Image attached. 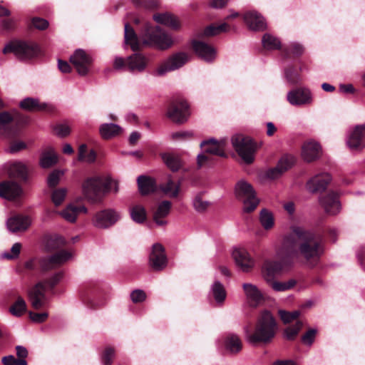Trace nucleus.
Instances as JSON below:
<instances>
[{
    "mask_svg": "<svg viewBox=\"0 0 365 365\" xmlns=\"http://www.w3.org/2000/svg\"><path fill=\"white\" fill-rule=\"evenodd\" d=\"M283 251L292 259L299 255L310 266H315L323 254V238L313 232L293 226L283 240Z\"/></svg>",
    "mask_w": 365,
    "mask_h": 365,
    "instance_id": "nucleus-1",
    "label": "nucleus"
},
{
    "mask_svg": "<svg viewBox=\"0 0 365 365\" xmlns=\"http://www.w3.org/2000/svg\"><path fill=\"white\" fill-rule=\"evenodd\" d=\"M66 244L65 239L61 236H48L46 240L45 247L48 252L54 254L49 257L31 259L25 262L24 268L30 272L36 271L45 274L59 267L71 257V252L64 249Z\"/></svg>",
    "mask_w": 365,
    "mask_h": 365,
    "instance_id": "nucleus-2",
    "label": "nucleus"
},
{
    "mask_svg": "<svg viewBox=\"0 0 365 365\" xmlns=\"http://www.w3.org/2000/svg\"><path fill=\"white\" fill-rule=\"evenodd\" d=\"M125 43L129 45L134 52L141 49L142 46H155L161 49H166L171 46V38L159 26H152L145 23L143 29L138 36L133 28L129 23L125 24Z\"/></svg>",
    "mask_w": 365,
    "mask_h": 365,
    "instance_id": "nucleus-3",
    "label": "nucleus"
},
{
    "mask_svg": "<svg viewBox=\"0 0 365 365\" xmlns=\"http://www.w3.org/2000/svg\"><path fill=\"white\" fill-rule=\"evenodd\" d=\"M85 197L91 202H100L103 195L112 189L115 192L118 191V185L110 178L103 179L100 176L88 178L82 185Z\"/></svg>",
    "mask_w": 365,
    "mask_h": 365,
    "instance_id": "nucleus-4",
    "label": "nucleus"
},
{
    "mask_svg": "<svg viewBox=\"0 0 365 365\" xmlns=\"http://www.w3.org/2000/svg\"><path fill=\"white\" fill-rule=\"evenodd\" d=\"M276 326L275 319L271 313L264 311L257 321L254 333H250L248 327H245V330L250 342L254 344L267 343L274 338Z\"/></svg>",
    "mask_w": 365,
    "mask_h": 365,
    "instance_id": "nucleus-5",
    "label": "nucleus"
},
{
    "mask_svg": "<svg viewBox=\"0 0 365 365\" xmlns=\"http://www.w3.org/2000/svg\"><path fill=\"white\" fill-rule=\"evenodd\" d=\"M63 272H57L51 277L38 282L29 291V297L34 309H40L45 304V292L46 288L53 289L63 278Z\"/></svg>",
    "mask_w": 365,
    "mask_h": 365,
    "instance_id": "nucleus-6",
    "label": "nucleus"
},
{
    "mask_svg": "<svg viewBox=\"0 0 365 365\" xmlns=\"http://www.w3.org/2000/svg\"><path fill=\"white\" fill-rule=\"evenodd\" d=\"M235 195L237 200L242 202L243 210L250 213L253 212L259 205V200L256 196L252 186L245 180L237 182L235 188Z\"/></svg>",
    "mask_w": 365,
    "mask_h": 365,
    "instance_id": "nucleus-7",
    "label": "nucleus"
},
{
    "mask_svg": "<svg viewBox=\"0 0 365 365\" xmlns=\"http://www.w3.org/2000/svg\"><path fill=\"white\" fill-rule=\"evenodd\" d=\"M40 52L37 43L23 41H11L3 49L4 54L14 53L20 59H30L37 57Z\"/></svg>",
    "mask_w": 365,
    "mask_h": 365,
    "instance_id": "nucleus-8",
    "label": "nucleus"
},
{
    "mask_svg": "<svg viewBox=\"0 0 365 365\" xmlns=\"http://www.w3.org/2000/svg\"><path fill=\"white\" fill-rule=\"evenodd\" d=\"M147 65L146 57L138 51L129 56L126 59L122 57H115L113 61L115 70L126 69L131 73L142 72L145 69Z\"/></svg>",
    "mask_w": 365,
    "mask_h": 365,
    "instance_id": "nucleus-9",
    "label": "nucleus"
},
{
    "mask_svg": "<svg viewBox=\"0 0 365 365\" xmlns=\"http://www.w3.org/2000/svg\"><path fill=\"white\" fill-rule=\"evenodd\" d=\"M232 144L237 154L246 163H253L257 147L252 138L238 134L232 137Z\"/></svg>",
    "mask_w": 365,
    "mask_h": 365,
    "instance_id": "nucleus-10",
    "label": "nucleus"
},
{
    "mask_svg": "<svg viewBox=\"0 0 365 365\" xmlns=\"http://www.w3.org/2000/svg\"><path fill=\"white\" fill-rule=\"evenodd\" d=\"M281 259L279 260H267L264 263L263 274L266 282L274 279L275 277L279 274L282 270L290 264L292 257H288L283 251V245L280 252Z\"/></svg>",
    "mask_w": 365,
    "mask_h": 365,
    "instance_id": "nucleus-11",
    "label": "nucleus"
},
{
    "mask_svg": "<svg viewBox=\"0 0 365 365\" xmlns=\"http://www.w3.org/2000/svg\"><path fill=\"white\" fill-rule=\"evenodd\" d=\"M101 289L98 283L90 282L85 284L81 289V297L83 302L91 309H98L103 303L98 300Z\"/></svg>",
    "mask_w": 365,
    "mask_h": 365,
    "instance_id": "nucleus-12",
    "label": "nucleus"
},
{
    "mask_svg": "<svg viewBox=\"0 0 365 365\" xmlns=\"http://www.w3.org/2000/svg\"><path fill=\"white\" fill-rule=\"evenodd\" d=\"M189 115V106L184 99L176 98L170 101L167 115L173 121L182 123L187 120Z\"/></svg>",
    "mask_w": 365,
    "mask_h": 365,
    "instance_id": "nucleus-13",
    "label": "nucleus"
},
{
    "mask_svg": "<svg viewBox=\"0 0 365 365\" xmlns=\"http://www.w3.org/2000/svg\"><path fill=\"white\" fill-rule=\"evenodd\" d=\"M189 60V56L184 52H179L169 57L161 63L155 71V75L162 76L167 72L175 71L183 66Z\"/></svg>",
    "mask_w": 365,
    "mask_h": 365,
    "instance_id": "nucleus-14",
    "label": "nucleus"
},
{
    "mask_svg": "<svg viewBox=\"0 0 365 365\" xmlns=\"http://www.w3.org/2000/svg\"><path fill=\"white\" fill-rule=\"evenodd\" d=\"M70 62L80 76L87 75L93 64L92 57L84 50L78 48L70 56Z\"/></svg>",
    "mask_w": 365,
    "mask_h": 365,
    "instance_id": "nucleus-15",
    "label": "nucleus"
},
{
    "mask_svg": "<svg viewBox=\"0 0 365 365\" xmlns=\"http://www.w3.org/2000/svg\"><path fill=\"white\" fill-rule=\"evenodd\" d=\"M149 264L153 270L159 272L163 270L168 265V258L164 247L159 243L153 245L149 257Z\"/></svg>",
    "mask_w": 365,
    "mask_h": 365,
    "instance_id": "nucleus-16",
    "label": "nucleus"
},
{
    "mask_svg": "<svg viewBox=\"0 0 365 365\" xmlns=\"http://www.w3.org/2000/svg\"><path fill=\"white\" fill-rule=\"evenodd\" d=\"M120 214L114 210L106 209L98 212L93 220L95 227L101 229L108 228L120 220Z\"/></svg>",
    "mask_w": 365,
    "mask_h": 365,
    "instance_id": "nucleus-17",
    "label": "nucleus"
},
{
    "mask_svg": "<svg viewBox=\"0 0 365 365\" xmlns=\"http://www.w3.org/2000/svg\"><path fill=\"white\" fill-rule=\"evenodd\" d=\"M339 198V195L337 192L329 191L324 195H322L319 198V201L321 205L327 214L335 215L339 212L341 209Z\"/></svg>",
    "mask_w": 365,
    "mask_h": 365,
    "instance_id": "nucleus-18",
    "label": "nucleus"
},
{
    "mask_svg": "<svg viewBox=\"0 0 365 365\" xmlns=\"http://www.w3.org/2000/svg\"><path fill=\"white\" fill-rule=\"evenodd\" d=\"M191 46L193 51L200 58L207 62L215 60L216 50L212 46L199 40H192Z\"/></svg>",
    "mask_w": 365,
    "mask_h": 365,
    "instance_id": "nucleus-19",
    "label": "nucleus"
},
{
    "mask_svg": "<svg viewBox=\"0 0 365 365\" xmlns=\"http://www.w3.org/2000/svg\"><path fill=\"white\" fill-rule=\"evenodd\" d=\"M288 102L296 106H299L312 103V94L306 88H297L291 90L287 96Z\"/></svg>",
    "mask_w": 365,
    "mask_h": 365,
    "instance_id": "nucleus-20",
    "label": "nucleus"
},
{
    "mask_svg": "<svg viewBox=\"0 0 365 365\" xmlns=\"http://www.w3.org/2000/svg\"><path fill=\"white\" fill-rule=\"evenodd\" d=\"M296 159L292 155H284L279 160L275 168L267 170V176L270 179L280 177L284 172L290 169L295 163Z\"/></svg>",
    "mask_w": 365,
    "mask_h": 365,
    "instance_id": "nucleus-21",
    "label": "nucleus"
},
{
    "mask_svg": "<svg viewBox=\"0 0 365 365\" xmlns=\"http://www.w3.org/2000/svg\"><path fill=\"white\" fill-rule=\"evenodd\" d=\"M347 145L351 150H361L365 148V123L357 125L350 133Z\"/></svg>",
    "mask_w": 365,
    "mask_h": 365,
    "instance_id": "nucleus-22",
    "label": "nucleus"
},
{
    "mask_svg": "<svg viewBox=\"0 0 365 365\" xmlns=\"http://www.w3.org/2000/svg\"><path fill=\"white\" fill-rule=\"evenodd\" d=\"M21 186L13 180L0 182V197L9 200H15L21 195Z\"/></svg>",
    "mask_w": 365,
    "mask_h": 365,
    "instance_id": "nucleus-23",
    "label": "nucleus"
},
{
    "mask_svg": "<svg viewBox=\"0 0 365 365\" xmlns=\"http://www.w3.org/2000/svg\"><path fill=\"white\" fill-rule=\"evenodd\" d=\"M226 144L227 140L225 139L217 141L213 138H210L202 142L200 146L206 153L226 158L227 154L225 152V147Z\"/></svg>",
    "mask_w": 365,
    "mask_h": 365,
    "instance_id": "nucleus-24",
    "label": "nucleus"
},
{
    "mask_svg": "<svg viewBox=\"0 0 365 365\" xmlns=\"http://www.w3.org/2000/svg\"><path fill=\"white\" fill-rule=\"evenodd\" d=\"M8 302L14 301L10 307V312L16 317H20L26 312V304L17 290H11L7 293Z\"/></svg>",
    "mask_w": 365,
    "mask_h": 365,
    "instance_id": "nucleus-25",
    "label": "nucleus"
},
{
    "mask_svg": "<svg viewBox=\"0 0 365 365\" xmlns=\"http://www.w3.org/2000/svg\"><path fill=\"white\" fill-rule=\"evenodd\" d=\"M232 257L236 264L243 271L249 272L254 266V261L245 249H235Z\"/></svg>",
    "mask_w": 365,
    "mask_h": 365,
    "instance_id": "nucleus-26",
    "label": "nucleus"
},
{
    "mask_svg": "<svg viewBox=\"0 0 365 365\" xmlns=\"http://www.w3.org/2000/svg\"><path fill=\"white\" fill-rule=\"evenodd\" d=\"M331 180V178L328 173L317 175L307 182V187L313 193L321 192L327 188Z\"/></svg>",
    "mask_w": 365,
    "mask_h": 365,
    "instance_id": "nucleus-27",
    "label": "nucleus"
},
{
    "mask_svg": "<svg viewBox=\"0 0 365 365\" xmlns=\"http://www.w3.org/2000/svg\"><path fill=\"white\" fill-rule=\"evenodd\" d=\"M321 155V146L315 141H308L304 143L302 148V156L303 159L308 162H313Z\"/></svg>",
    "mask_w": 365,
    "mask_h": 365,
    "instance_id": "nucleus-28",
    "label": "nucleus"
},
{
    "mask_svg": "<svg viewBox=\"0 0 365 365\" xmlns=\"http://www.w3.org/2000/svg\"><path fill=\"white\" fill-rule=\"evenodd\" d=\"M31 221L28 216L16 215L7 221L8 229L11 232H24L30 226Z\"/></svg>",
    "mask_w": 365,
    "mask_h": 365,
    "instance_id": "nucleus-29",
    "label": "nucleus"
},
{
    "mask_svg": "<svg viewBox=\"0 0 365 365\" xmlns=\"http://www.w3.org/2000/svg\"><path fill=\"white\" fill-rule=\"evenodd\" d=\"M244 20L247 26L252 30L262 31L266 28L263 17L255 11L246 13L244 16Z\"/></svg>",
    "mask_w": 365,
    "mask_h": 365,
    "instance_id": "nucleus-30",
    "label": "nucleus"
},
{
    "mask_svg": "<svg viewBox=\"0 0 365 365\" xmlns=\"http://www.w3.org/2000/svg\"><path fill=\"white\" fill-rule=\"evenodd\" d=\"M242 287L250 306L256 307L263 301V296L255 285L245 283Z\"/></svg>",
    "mask_w": 365,
    "mask_h": 365,
    "instance_id": "nucleus-31",
    "label": "nucleus"
},
{
    "mask_svg": "<svg viewBox=\"0 0 365 365\" xmlns=\"http://www.w3.org/2000/svg\"><path fill=\"white\" fill-rule=\"evenodd\" d=\"M8 175L11 179L26 181L28 177L27 168L20 162L14 163L9 168Z\"/></svg>",
    "mask_w": 365,
    "mask_h": 365,
    "instance_id": "nucleus-32",
    "label": "nucleus"
},
{
    "mask_svg": "<svg viewBox=\"0 0 365 365\" xmlns=\"http://www.w3.org/2000/svg\"><path fill=\"white\" fill-rule=\"evenodd\" d=\"M304 51L302 45L298 43H292L282 49V56L284 59H298Z\"/></svg>",
    "mask_w": 365,
    "mask_h": 365,
    "instance_id": "nucleus-33",
    "label": "nucleus"
},
{
    "mask_svg": "<svg viewBox=\"0 0 365 365\" xmlns=\"http://www.w3.org/2000/svg\"><path fill=\"white\" fill-rule=\"evenodd\" d=\"M171 202L168 200L163 201L158 207L153 215V220L159 226H164L167 221L163 218L167 217L171 209Z\"/></svg>",
    "mask_w": 365,
    "mask_h": 365,
    "instance_id": "nucleus-34",
    "label": "nucleus"
},
{
    "mask_svg": "<svg viewBox=\"0 0 365 365\" xmlns=\"http://www.w3.org/2000/svg\"><path fill=\"white\" fill-rule=\"evenodd\" d=\"M153 19L157 23L168 26L174 30H178L180 27V23L177 18L168 13L155 14L153 16Z\"/></svg>",
    "mask_w": 365,
    "mask_h": 365,
    "instance_id": "nucleus-35",
    "label": "nucleus"
},
{
    "mask_svg": "<svg viewBox=\"0 0 365 365\" xmlns=\"http://www.w3.org/2000/svg\"><path fill=\"white\" fill-rule=\"evenodd\" d=\"M137 181L139 191L143 195L153 192L156 190L155 182L152 178L140 175Z\"/></svg>",
    "mask_w": 365,
    "mask_h": 365,
    "instance_id": "nucleus-36",
    "label": "nucleus"
},
{
    "mask_svg": "<svg viewBox=\"0 0 365 365\" xmlns=\"http://www.w3.org/2000/svg\"><path fill=\"white\" fill-rule=\"evenodd\" d=\"M130 218L138 224L144 223L148 219L147 211L142 205H132L129 209Z\"/></svg>",
    "mask_w": 365,
    "mask_h": 365,
    "instance_id": "nucleus-37",
    "label": "nucleus"
},
{
    "mask_svg": "<svg viewBox=\"0 0 365 365\" xmlns=\"http://www.w3.org/2000/svg\"><path fill=\"white\" fill-rule=\"evenodd\" d=\"M301 68L290 65L285 68L284 76L287 81L291 85H299L302 82Z\"/></svg>",
    "mask_w": 365,
    "mask_h": 365,
    "instance_id": "nucleus-38",
    "label": "nucleus"
},
{
    "mask_svg": "<svg viewBox=\"0 0 365 365\" xmlns=\"http://www.w3.org/2000/svg\"><path fill=\"white\" fill-rule=\"evenodd\" d=\"M122 128L114 123H103L99 128V132L103 139H110L120 134Z\"/></svg>",
    "mask_w": 365,
    "mask_h": 365,
    "instance_id": "nucleus-39",
    "label": "nucleus"
},
{
    "mask_svg": "<svg viewBox=\"0 0 365 365\" xmlns=\"http://www.w3.org/2000/svg\"><path fill=\"white\" fill-rule=\"evenodd\" d=\"M262 48L261 49L262 52H264L266 51L281 49L280 41L275 36H274L271 34H264L262 39Z\"/></svg>",
    "mask_w": 365,
    "mask_h": 365,
    "instance_id": "nucleus-40",
    "label": "nucleus"
},
{
    "mask_svg": "<svg viewBox=\"0 0 365 365\" xmlns=\"http://www.w3.org/2000/svg\"><path fill=\"white\" fill-rule=\"evenodd\" d=\"M80 212H87V208L85 206L68 205L62 211L61 215L67 221L73 222Z\"/></svg>",
    "mask_w": 365,
    "mask_h": 365,
    "instance_id": "nucleus-41",
    "label": "nucleus"
},
{
    "mask_svg": "<svg viewBox=\"0 0 365 365\" xmlns=\"http://www.w3.org/2000/svg\"><path fill=\"white\" fill-rule=\"evenodd\" d=\"M230 26L227 23L221 24L216 26L211 24L207 26L202 32L199 35V37H210L220 34L222 32H226L229 30Z\"/></svg>",
    "mask_w": 365,
    "mask_h": 365,
    "instance_id": "nucleus-42",
    "label": "nucleus"
},
{
    "mask_svg": "<svg viewBox=\"0 0 365 365\" xmlns=\"http://www.w3.org/2000/svg\"><path fill=\"white\" fill-rule=\"evenodd\" d=\"M225 347L232 353H238L242 348V342L239 336L234 334H230L225 339Z\"/></svg>",
    "mask_w": 365,
    "mask_h": 365,
    "instance_id": "nucleus-43",
    "label": "nucleus"
},
{
    "mask_svg": "<svg viewBox=\"0 0 365 365\" xmlns=\"http://www.w3.org/2000/svg\"><path fill=\"white\" fill-rule=\"evenodd\" d=\"M20 107L27 110H46L47 105L40 103L38 100L33 98H26L21 101Z\"/></svg>",
    "mask_w": 365,
    "mask_h": 365,
    "instance_id": "nucleus-44",
    "label": "nucleus"
},
{
    "mask_svg": "<svg viewBox=\"0 0 365 365\" xmlns=\"http://www.w3.org/2000/svg\"><path fill=\"white\" fill-rule=\"evenodd\" d=\"M88 147L86 144H81L78 148V160L79 161H87L88 163L95 162L97 154L94 150H91L86 155Z\"/></svg>",
    "mask_w": 365,
    "mask_h": 365,
    "instance_id": "nucleus-45",
    "label": "nucleus"
},
{
    "mask_svg": "<svg viewBox=\"0 0 365 365\" xmlns=\"http://www.w3.org/2000/svg\"><path fill=\"white\" fill-rule=\"evenodd\" d=\"M269 285L277 292H284L287 290H289L293 288L296 284V281L294 279H289L287 282H278L274 279H272V281L267 282Z\"/></svg>",
    "mask_w": 365,
    "mask_h": 365,
    "instance_id": "nucleus-46",
    "label": "nucleus"
},
{
    "mask_svg": "<svg viewBox=\"0 0 365 365\" xmlns=\"http://www.w3.org/2000/svg\"><path fill=\"white\" fill-rule=\"evenodd\" d=\"M162 158L168 168L173 172L178 171L182 167V163L179 158L173 155L165 153L162 155Z\"/></svg>",
    "mask_w": 365,
    "mask_h": 365,
    "instance_id": "nucleus-47",
    "label": "nucleus"
},
{
    "mask_svg": "<svg viewBox=\"0 0 365 365\" xmlns=\"http://www.w3.org/2000/svg\"><path fill=\"white\" fill-rule=\"evenodd\" d=\"M259 221L265 230L271 229L274 224L272 214L266 209H262L259 215Z\"/></svg>",
    "mask_w": 365,
    "mask_h": 365,
    "instance_id": "nucleus-48",
    "label": "nucleus"
},
{
    "mask_svg": "<svg viewBox=\"0 0 365 365\" xmlns=\"http://www.w3.org/2000/svg\"><path fill=\"white\" fill-rule=\"evenodd\" d=\"M57 161V155L53 152L48 151L42 154L40 160V164L42 168H48L54 165Z\"/></svg>",
    "mask_w": 365,
    "mask_h": 365,
    "instance_id": "nucleus-49",
    "label": "nucleus"
},
{
    "mask_svg": "<svg viewBox=\"0 0 365 365\" xmlns=\"http://www.w3.org/2000/svg\"><path fill=\"white\" fill-rule=\"evenodd\" d=\"M212 294L217 302H223L226 298V291L224 286L218 281H216L212 286Z\"/></svg>",
    "mask_w": 365,
    "mask_h": 365,
    "instance_id": "nucleus-50",
    "label": "nucleus"
},
{
    "mask_svg": "<svg viewBox=\"0 0 365 365\" xmlns=\"http://www.w3.org/2000/svg\"><path fill=\"white\" fill-rule=\"evenodd\" d=\"M302 327V322L297 321L293 325L287 327L284 330V335L287 339L294 340Z\"/></svg>",
    "mask_w": 365,
    "mask_h": 365,
    "instance_id": "nucleus-51",
    "label": "nucleus"
},
{
    "mask_svg": "<svg viewBox=\"0 0 365 365\" xmlns=\"http://www.w3.org/2000/svg\"><path fill=\"white\" fill-rule=\"evenodd\" d=\"M5 107L4 103L0 98V110ZM15 117L8 111L0 112V128L5 127L12 123Z\"/></svg>",
    "mask_w": 365,
    "mask_h": 365,
    "instance_id": "nucleus-52",
    "label": "nucleus"
},
{
    "mask_svg": "<svg viewBox=\"0 0 365 365\" xmlns=\"http://www.w3.org/2000/svg\"><path fill=\"white\" fill-rule=\"evenodd\" d=\"M115 356V349L112 346H106L101 355L103 365H111Z\"/></svg>",
    "mask_w": 365,
    "mask_h": 365,
    "instance_id": "nucleus-53",
    "label": "nucleus"
},
{
    "mask_svg": "<svg viewBox=\"0 0 365 365\" xmlns=\"http://www.w3.org/2000/svg\"><path fill=\"white\" fill-rule=\"evenodd\" d=\"M300 314L301 312L299 310H295L293 312H287L284 310L279 311V317L284 324L290 323L293 320L298 319Z\"/></svg>",
    "mask_w": 365,
    "mask_h": 365,
    "instance_id": "nucleus-54",
    "label": "nucleus"
},
{
    "mask_svg": "<svg viewBox=\"0 0 365 365\" xmlns=\"http://www.w3.org/2000/svg\"><path fill=\"white\" fill-rule=\"evenodd\" d=\"M163 190L165 193L169 195L172 197H175L178 195L180 190V185L173 180H170L163 186Z\"/></svg>",
    "mask_w": 365,
    "mask_h": 365,
    "instance_id": "nucleus-55",
    "label": "nucleus"
},
{
    "mask_svg": "<svg viewBox=\"0 0 365 365\" xmlns=\"http://www.w3.org/2000/svg\"><path fill=\"white\" fill-rule=\"evenodd\" d=\"M66 190L64 188L55 189L51 195V200L56 206L60 205L65 199Z\"/></svg>",
    "mask_w": 365,
    "mask_h": 365,
    "instance_id": "nucleus-56",
    "label": "nucleus"
},
{
    "mask_svg": "<svg viewBox=\"0 0 365 365\" xmlns=\"http://www.w3.org/2000/svg\"><path fill=\"white\" fill-rule=\"evenodd\" d=\"M133 1L137 7L146 9H155L159 5L158 0H133Z\"/></svg>",
    "mask_w": 365,
    "mask_h": 365,
    "instance_id": "nucleus-57",
    "label": "nucleus"
},
{
    "mask_svg": "<svg viewBox=\"0 0 365 365\" xmlns=\"http://www.w3.org/2000/svg\"><path fill=\"white\" fill-rule=\"evenodd\" d=\"M195 209L197 212H204L208 207L209 202L202 200V194H197L193 201Z\"/></svg>",
    "mask_w": 365,
    "mask_h": 365,
    "instance_id": "nucleus-58",
    "label": "nucleus"
},
{
    "mask_svg": "<svg viewBox=\"0 0 365 365\" xmlns=\"http://www.w3.org/2000/svg\"><path fill=\"white\" fill-rule=\"evenodd\" d=\"M317 330L315 329H309L306 333L302 336V341L306 345H312L314 341Z\"/></svg>",
    "mask_w": 365,
    "mask_h": 365,
    "instance_id": "nucleus-59",
    "label": "nucleus"
},
{
    "mask_svg": "<svg viewBox=\"0 0 365 365\" xmlns=\"http://www.w3.org/2000/svg\"><path fill=\"white\" fill-rule=\"evenodd\" d=\"M1 362L4 365H28L26 360L17 359L13 355L4 356Z\"/></svg>",
    "mask_w": 365,
    "mask_h": 365,
    "instance_id": "nucleus-60",
    "label": "nucleus"
},
{
    "mask_svg": "<svg viewBox=\"0 0 365 365\" xmlns=\"http://www.w3.org/2000/svg\"><path fill=\"white\" fill-rule=\"evenodd\" d=\"M31 24L35 29L41 31L46 29L49 26V23L47 20L40 17L32 18Z\"/></svg>",
    "mask_w": 365,
    "mask_h": 365,
    "instance_id": "nucleus-61",
    "label": "nucleus"
},
{
    "mask_svg": "<svg viewBox=\"0 0 365 365\" xmlns=\"http://www.w3.org/2000/svg\"><path fill=\"white\" fill-rule=\"evenodd\" d=\"M21 249V244L19 242H16L13 245L11 248V252H6L4 254V257L7 259H16L20 254Z\"/></svg>",
    "mask_w": 365,
    "mask_h": 365,
    "instance_id": "nucleus-62",
    "label": "nucleus"
},
{
    "mask_svg": "<svg viewBox=\"0 0 365 365\" xmlns=\"http://www.w3.org/2000/svg\"><path fill=\"white\" fill-rule=\"evenodd\" d=\"M29 316L31 320L37 323H42L45 322L48 317V313L46 312L36 313L31 311L29 312Z\"/></svg>",
    "mask_w": 365,
    "mask_h": 365,
    "instance_id": "nucleus-63",
    "label": "nucleus"
},
{
    "mask_svg": "<svg viewBox=\"0 0 365 365\" xmlns=\"http://www.w3.org/2000/svg\"><path fill=\"white\" fill-rule=\"evenodd\" d=\"M54 131L61 137H66L71 133V129L68 125L58 124L54 127Z\"/></svg>",
    "mask_w": 365,
    "mask_h": 365,
    "instance_id": "nucleus-64",
    "label": "nucleus"
}]
</instances>
